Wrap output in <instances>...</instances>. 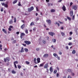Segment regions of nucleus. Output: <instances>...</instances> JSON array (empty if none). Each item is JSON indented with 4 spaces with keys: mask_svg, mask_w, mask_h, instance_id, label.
<instances>
[{
    "mask_svg": "<svg viewBox=\"0 0 78 78\" xmlns=\"http://www.w3.org/2000/svg\"><path fill=\"white\" fill-rule=\"evenodd\" d=\"M34 9V7H32L30 8H28V10L29 12H30V11H33Z\"/></svg>",
    "mask_w": 78,
    "mask_h": 78,
    "instance_id": "f257e3e1",
    "label": "nucleus"
},
{
    "mask_svg": "<svg viewBox=\"0 0 78 78\" xmlns=\"http://www.w3.org/2000/svg\"><path fill=\"white\" fill-rule=\"evenodd\" d=\"M24 43L26 44H27V45H30V44H31V42L29 41H25Z\"/></svg>",
    "mask_w": 78,
    "mask_h": 78,
    "instance_id": "f03ea898",
    "label": "nucleus"
},
{
    "mask_svg": "<svg viewBox=\"0 0 78 78\" xmlns=\"http://www.w3.org/2000/svg\"><path fill=\"white\" fill-rule=\"evenodd\" d=\"M72 8L75 10H76L77 9V6L76 5H73L72 6Z\"/></svg>",
    "mask_w": 78,
    "mask_h": 78,
    "instance_id": "7ed1b4c3",
    "label": "nucleus"
},
{
    "mask_svg": "<svg viewBox=\"0 0 78 78\" xmlns=\"http://www.w3.org/2000/svg\"><path fill=\"white\" fill-rule=\"evenodd\" d=\"M4 62H6L7 61H9V60H10V59H9V58L8 57L6 58H4Z\"/></svg>",
    "mask_w": 78,
    "mask_h": 78,
    "instance_id": "20e7f679",
    "label": "nucleus"
},
{
    "mask_svg": "<svg viewBox=\"0 0 78 78\" xmlns=\"http://www.w3.org/2000/svg\"><path fill=\"white\" fill-rule=\"evenodd\" d=\"M53 55L54 56H55L56 58H58V60H60V57H58L57 54H54Z\"/></svg>",
    "mask_w": 78,
    "mask_h": 78,
    "instance_id": "39448f33",
    "label": "nucleus"
},
{
    "mask_svg": "<svg viewBox=\"0 0 78 78\" xmlns=\"http://www.w3.org/2000/svg\"><path fill=\"white\" fill-rule=\"evenodd\" d=\"M48 34L49 35H50V36H53V35H55V33L52 32H49Z\"/></svg>",
    "mask_w": 78,
    "mask_h": 78,
    "instance_id": "423d86ee",
    "label": "nucleus"
},
{
    "mask_svg": "<svg viewBox=\"0 0 78 78\" xmlns=\"http://www.w3.org/2000/svg\"><path fill=\"white\" fill-rule=\"evenodd\" d=\"M48 67V64L47 63L44 66V69H47Z\"/></svg>",
    "mask_w": 78,
    "mask_h": 78,
    "instance_id": "0eeeda50",
    "label": "nucleus"
},
{
    "mask_svg": "<svg viewBox=\"0 0 78 78\" xmlns=\"http://www.w3.org/2000/svg\"><path fill=\"white\" fill-rule=\"evenodd\" d=\"M46 22H47L49 24V25H50L51 23V21L50 20H46Z\"/></svg>",
    "mask_w": 78,
    "mask_h": 78,
    "instance_id": "6e6552de",
    "label": "nucleus"
},
{
    "mask_svg": "<svg viewBox=\"0 0 78 78\" xmlns=\"http://www.w3.org/2000/svg\"><path fill=\"white\" fill-rule=\"evenodd\" d=\"M25 34L23 33H21L20 34L21 39H22V38H23V36H25Z\"/></svg>",
    "mask_w": 78,
    "mask_h": 78,
    "instance_id": "1a4fd4ad",
    "label": "nucleus"
},
{
    "mask_svg": "<svg viewBox=\"0 0 78 78\" xmlns=\"http://www.w3.org/2000/svg\"><path fill=\"white\" fill-rule=\"evenodd\" d=\"M62 9H63L64 11H66V7H65V5H63V7L62 8Z\"/></svg>",
    "mask_w": 78,
    "mask_h": 78,
    "instance_id": "9d476101",
    "label": "nucleus"
},
{
    "mask_svg": "<svg viewBox=\"0 0 78 78\" xmlns=\"http://www.w3.org/2000/svg\"><path fill=\"white\" fill-rule=\"evenodd\" d=\"M70 16L72 17V16H73V11H71L70 12Z\"/></svg>",
    "mask_w": 78,
    "mask_h": 78,
    "instance_id": "9b49d317",
    "label": "nucleus"
},
{
    "mask_svg": "<svg viewBox=\"0 0 78 78\" xmlns=\"http://www.w3.org/2000/svg\"><path fill=\"white\" fill-rule=\"evenodd\" d=\"M13 23V21H12V20H10L9 21V24H12Z\"/></svg>",
    "mask_w": 78,
    "mask_h": 78,
    "instance_id": "f8f14e48",
    "label": "nucleus"
},
{
    "mask_svg": "<svg viewBox=\"0 0 78 78\" xmlns=\"http://www.w3.org/2000/svg\"><path fill=\"white\" fill-rule=\"evenodd\" d=\"M48 55L47 54H44L43 56V57L44 58H47V57H48Z\"/></svg>",
    "mask_w": 78,
    "mask_h": 78,
    "instance_id": "ddd939ff",
    "label": "nucleus"
},
{
    "mask_svg": "<svg viewBox=\"0 0 78 78\" xmlns=\"http://www.w3.org/2000/svg\"><path fill=\"white\" fill-rule=\"evenodd\" d=\"M24 28H25V24H23L21 26V28L23 30Z\"/></svg>",
    "mask_w": 78,
    "mask_h": 78,
    "instance_id": "4468645a",
    "label": "nucleus"
},
{
    "mask_svg": "<svg viewBox=\"0 0 78 78\" xmlns=\"http://www.w3.org/2000/svg\"><path fill=\"white\" fill-rule=\"evenodd\" d=\"M37 61L38 63H39L41 62V61H40L41 60V59L40 58H37Z\"/></svg>",
    "mask_w": 78,
    "mask_h": 78,
    "instance_id": "2eb2a0df",
    "label": "nucleus"
},
{
    "mask_svg": "<svg viewBox=\"0 0 78 78\" xmlns=\"http://www.w3.org/2000/svg\"><path fill=\"white\" fill-rule=\"evenodd\" d=\"M2 31L4 32V33H5V34H7V32L6 31L5 29H2Z\"/></svg>",
    "mask_w": 78,
    "mask_h": 78,
    "instance_id": "dca6fc26",
    "label": "nucleus"
},
{
    "mask_svg": "<svg viewBox=\"0 0 78 78\" xmlns=\"http://www.w3.org/2000/svg\"><path fill=\"white\" fill-rule=\"evenodd\" d=\"M20 52L21 53H23V52H24V50H23V48H21Z\"/></svg>",
    "mask_w": 78,
    "mask_h": 78,
    "instance_id": "f3484780",
    "label": "nucleus"
},
{
    "mask_svg": "<svg viewBox=\"0 0 78 78\" xmlns=\"http://www.w3.org/2000/svg\"><path fill=\"white\" fill-rule=\"evenodd\" d=\"M51 12H55V10L54 9H51Z\"/></svg>",
    "mask_w": 78,
    "mask_h": 78,
    "instance_id": "a211bd4d",
    "label": "nucleus"
},
{
    "mask_svg": "<svg viewBox=\"0 0 78 78\" xmlns=\"http://www.w3.org/2000/svg\"><path fill=\"white\" fill-rule=\"evenodd\" d=\"M17 2V0H15L13 2V4H15V3H16Z\"/></svg>",
    "mask_w": 78,
    "mask_h": 78,
    "instance_id": "6ab92c4d",
    "label": "nucleus"
},
{
    "mask_svg": "<svg viewBox=\"0 0 78 78\" xmlns=\"http://www.w3.org/2000/svg\"><path fill=\"white\" fill-rule=\"evenodd\" d=\"M30 26H33V25H34V23L33 22H31L30 24Z\"/></svg>",
    "mask_w": 78,
    "mask_h": 78,
    "instance_id": "aec40b11",
    "label": "nucleus"
},
{
    "mask_svg": "<svg viewBox=\"0 0 78 78\" xmlns=\"http://www.w3.org/2000/svg\"><path fill=\"white\" fill-rule=\"evenodd\" d=\"M50 70L51 72H53V68L51 67L50 69Z\"/></svg>",
    "mask_w": 78,
    "mask_h": 78,
    "instance_id": "412c9836",
    "label": "nucleus"
},
{
    "mask_svg": "<svg viewBox=\"0 0 78 78\" xmlns=\"http://www.w3.org/2000/svg\"><path fill=\"white\" fill-rule=\"evenodd\" d=\"M25 51H26V52H28V49L27 48H25L24 49Z\"/></svg>",
    "mask_w": 78,
    "mask_h": 78,
    "instance_id": "4be33fe9",
    "label": "nucleus"
},
{
    "mask_svg": "<svg viewBox=\"0 0 78 78\" xmlns=\"http://www.w3.org/2000/svg\"><path fill=\"white\" fill-rule=\"evenodd\" d=\"M76 53V51L75 50H73L72 51L73 54H75Z\"/></svg>",
    "mask_w": 78,
    "mask_h": 78,
    "instance_id": "5701e85b",
    "label": "nucleus"
},
{
    "mask_svg": "<svg viewBox=\"0 0 78 78\" xmlns=\"http://www.w3.org/2000/svg\"><path fill=\"white\" fill-rule=\"evenodd\" d=\"M67 19L69 20H71V18L69 16H67Z\"/></svg>",
    "mask_w": 78,
    "mask_h": 78,
    "instance_id": "b1692460",
    "label": "nucleus"
},
{
    "mask_svg": "<svg viewBox=\"0 0 78 78\" xmlns=\"http://www.w3.org/2000/svg\"><path fill=\"white\" fill-rule=\"evenodd\" d=\"M43 66H44V63L40 64V67H43Z\"/></svg>",
    "mask_w": 78,
    "mask_h": 78,
    "instance_id": "393cba45",
    "label": "nucleus"
},
{
    "mask_svg": "<svg viewBox=\"0 0 78 78\" xmlns=\"http://www.w3.org/2000/svg\"><path fill=\"white\" fill-rule=\"evenodd\" d=\"M72 19L73 20H75V15H73L72 18Z\"/></svg>",
    "mask_w": 78,
    "mask_h": 78,
    "instance_id": "a878e982",
    "label": "nucleus"
},
{
    "mask_svg": "<svg viewBox=\"0 0 78 78\" xmlns=\"http://www.w3.org/2000/svg\"><path fill=\"white\" fill-rule=\"evenodd\" d=\"M4 6L5 8H8V4H5V5H4Z\"/></svg>",
    "mask_w": 78,
    "mask_h": 78,
    "instance_id": "bb28decb",
    "label": "nucleus"
},
{
    "mask_svg": "<svg viewBox=\"0 0 78 78\" xmlns=\"http://www.w3.org/2000/svg\"><path fill=\"white\" fill-rule=\"evenodd\" d=\"M14 22H15V23H16L17 20H16V17L14 18Z\"/></svg>",
    "mask_w": 78,
    "mask_h": 78,
    "instance_id": "cd10ccee",
    "label": "nucleus"
},
{
    "mask_svg": "<svg viewBox=\"0 0 78 78\" xmlns=\"http://www.w3.org/2000/svg\"><path fill=\"white\" fill-rule=\"evenodd\" d=\"M12 72L13 74H15L16 73V72L15 71L13 70L12 71Z\"/></svg>",
    "mask_w": 78,
    "mask_h": 78,
    "instance_id": "c85d7f7f",
    "label": "nucleus"
},
{
    "mask_svg": "<svg viewBox=\"0 0 78 78\" xmlns=\"http://www.w3.org/2000/svg\"><path fill=\"white\" fill-rule=\"evenodd\" d=\"M61 34L62 36H65V34L64 33L62 32Z\"/></svg>",
    "mask_w": 78,
    "mask_h": 78,
    "instance_id": "c756f323",
    "label": "nucleus"
},
{
    "mask_svg": "<svg viewBox=\"0 0 78 78\" xmlns=\"http://www.w3.org/2000/svg\"><path fill=\"white\" fill-rule=\"evenodd\" d=\"M52 41H53L54 42H56V39H52Z\"/></svg>",
    "mask_w": 78,
    "mask_h": 78,
    "instance_id": "7c9ffc66",
    "label": "nucleus"
},
{
    "mask_svg": "<svg viewBox=\"0 0 78 78\" xmlns=\"http://www.w3.org/2000/svg\"><path fill=\"white\" fill-rule=\"evenodd\" d=\"M16 43V40H14L12 42V44H15V43Z\"/></svg>",
    "mask_w": 78,
    "mask_h": 78,
    "instance_id": "2f4dec72",
    "label": "nucleus"
},
{
    "mask_svg": "<svg viewBox=\"0 0 78 78\" xmlns=\"http://www.w3.org/2000/svg\"><path fill=\"white\" fill-rule=\"evenodd\" d=\"M14 64H18V62L17 61H16L14 62Z\"/></svg>",
    "mask_w": 78,
    "mask_h": 78,
    "instance_id": "473e14b6",
    "label": "nucleus"
},
{
    "mask_svg": "<svg viewBox=\"0 0 78 78\" xmlns=\"http://www.w3.org/2000/svg\"><path fill=\"white\" fill-rule=\"evenodd\" d=\"M26 63L27 64H29L30 62L28 61H26Z\"/></svg>",
    "mask_w": 78,
    "mask_h": 78,
    "instance_id": "72a5a7b5",
    "label": "nucleus"
},
{
    "mask_svg": "<svg viewBox=\"0 0 78 78\" xmlns=\"http://www.w3.org/2000/svg\"><path fill=\"white\" fill-rule=\"evenodd\" d=\"M42 42L43 43V44H45V43H46V42L44 40H43Z\"/></svg>",
    "mask_w": 78,
    "mask_h": 78,
    "instance_id": "f704fd0d",
    "label": "nucleus"
},
{
    "mask_svg": "<svg viewBox=\"0 0 78 78\" xmlns=\"http://www.w3.org/2000/svg\"><path fill=\"white\" fill-rule=\"evenodd\" d=\"M68 72H71V70L70 69H68Z\"/></svg>",
    "mask_w": 78,
    "mask_h": 78,
    "instance_id": "c9c22d12",
    "label": "nucleus"
},
{
    "mask_svg": "<svg viewBox=\"0 0 78 78\" xmlns=\"http://www.w3.org/2000/svg\"><path fill=\"white\" fill-rule=\"evenodd\" d=\"M56 72H57V70H55L54 71V73H55V74L56 73Z\"/></svg>",
    "mask_w": 78,
    "mask_h": 78,
    "instance_id": "e433bc0d",
    "label": "nucleus"
},
{
    "mask_svg": "<svg viewBox=\"0 0 78 78\" xmlns=\"http://www.w3.org/2000/svg\"><path fill=\"white\" fill-rule=\"evenodd\" d=\"M72 44L71 42H69L68 44L69 45H71Z\"/></svg>",
    "mask_w": 78,
    "mask_h": 78,
    "instance_id": "4c0bfd02",
    "label": "nucleus"
},
{
    "mask_svg": "<svg viewBox=\"0 0 78 78\" xmlns=\"http://www.w3.org/2000/svg\"><path fill=\"white\" fill-rule=\"evenodd\" d=\"M2 45H0V50H2Z\"/></svg>",
    "mask_w": 78,
    "mask_h": 78,
    "instance_id": "58836bf2",
    "label": "nucleus"
},
{
    "mask_svg": "<svg viewBox=\"0 0 78 78\" xmlns=\"http://www.w3.org/2000/svg\"><path fill=\"white\" fill-rule=\"evenodd\" d=\"M18 67L19 69H20V68H21V66H20V65H18Z\"/></svg>",
    "mask_w": 78,
    "mask_h": 78,
    "instance_id": "ea45409f",
    "label": "nucleus"
},
{
    "mask_svg": "<svg viewBox=\"0 0 78 78\" xmlns=\"http://www.w3.org/2000/svg\"><path fill=\"white\" fill-rule=\"evenodd\" d=\"M18 5L19 6H21V4H20V2H19Z\"/></svg>",
    "mask_w": 78,
    "mask_h": 78,
    "instance_id": "a19ab883",
    "label": "nucleus"
},
{
    "mask_svg": "<svg viewBox=\"0 0 78 78\" xmlns=\"http://www.w3.org/2000/svg\"><path fill=\"white\" fill-rule=\"evenodd\" d=\"M39 18L38 17H37L36 19V20L37 21H38V20H39Z\"/></svg>",
    "mask_w": 78,
    "mask_h": 78,
    "instance_id": "79ce46f5",
    "label": "nucleus"
},
{
    "mask_svg": "<svg viewBox=\"0 0 78 78\" xmlns=\"http://www.w3.org/2000/svg\"><path fill=\"white\" fill-rule=\"evenodd\" d=\"M5 3L4 2L2 3V6H5Z\"/></svg>",
    "mask_w": 78,
    "mask_h": 78,
    "instance_id": "37998d69",
    "label": "nucleus"
},
{
    "mask_svg": "<svg viewBox=\"0 0 78 78\" xmlns=\"http://www.w3.org/2000/svg\"><path fill=\"white\" fill-rule=\"evenodd\" d=\"M23 45V46H24L25 47H27V44H22Z\"/></svg>",
    "mask_w": 78,
    "mask_h": 78,
    "instance_id": "c03bdc74",
    "label": "nucleus"
},
{
    "mask_svg": "<svg viewBox=\"0 0 78 78\" xmlns=\"http://www.w3.org/2000/svg\"><path fill=\"white\" fill-rule=\"evenodd\" d=\"M72 37H69V38H68V39H69V40H72Z\"/></svg>",
    "mask_w": 78,
    "mask_h": 78,
    "instance_id": "a18cd8bd",
    "label": "nucleus"
},
{
    "mask_svg": "<svg viewBox=\"0 0 78 78\" xmlns=\"http://www.w3.org/2000/svg\"><path fill=\"white\" fill-rule=\"evenodd\" d=\"M69 34H70V35H72V34H73V33L72 32H69Z\"/></svg>",
    "mask_w": 78,
    "mask_h": 78,
    "instance_id": "49530a36",
    "label": "nucleus"
},
{
    "mask_svg": "<svg viewBox=\"0 0 78 78\" xmlns=\"http://www.w3.org/2000/svg\"><path fill=\"white\" fill-rule=\"evenodd\" d=\"M36 9L37 11H39V10L38 9V8L37 7H36Z\"/></svg>",
    "mask_w": 78,
    "mask_h": 78,
    "instance_id": "de8ad7c7",
    "label": "nucleus"
},
{
    "mask_svg": "<svg viewBox=\"0 0 78 78\" xmlns=\"http://www.w3.org/2000/svg\"><path fill=\"white\" fill-rule=\"evenodd\" d=\"M36 50L37 51H39V48H37Z\"/></svg>",
    "mask_w": 78,
    "mask_h": 78,
    "instance_id": "09e8293b",
    "label": "nucleus"
},
{
    "mask_svg": "<svg viewBox=\"0 0 78 78\" xmlns=\"http://www.w3.org/2000/svg\"><path fill=\"white\" fill-rule=\"evenodd\" d=\"M9 31H11L12 30L11 29V28L10 27L9 28Z\"/></svg>",
    "mask_w": 78,
    "mask_h": 78,
    "instance_id": "8fccbe9b",
    "label": "nucleus"
},
{
    "mask_svg": "<svg viewBox=\"0 0 78 78\" xmlns=\"http://www.w3.org/2000/svg\"><path fill=\"white\" fill-rule=\"evenodd\" d=\"M33 30L34 31H36V28L34 27L33 29Z\"/></svg>",
    "mask_w": 78,
    "mask_h": 78,
    "instance_id": "3c124183",
    "label": "nucleus"
},
{
    "mask_svg": "<svg viewBox=\"0 0 78 78\" xmlns=\"http://www.w3.org/2000/svg\"><path fill=\"white\" fill-rule=\"evenodd\" d=\"M14 66H15V67L16 68V69H17V66H16V64L15 63V64H14Z\"/></svg>",
    "mask_w": 78,
    "mask_h": 78,
    "instance_id": "603ef678",
    "label": "nucleus"
},
{
    "mask_svg": "<svg viewBox=\"0 0 78 78\" xmlns=\"http://www.w3.org/2000/svg\"><path fill=\"white\" fill-rule=\"evenodd\" d=\"M1 12H2V11H3V8H1Z\"/></svg>",
    "mask_w": 78,
    "mask_h": 78,
    "instance_id": "864d4df0",
    "label": "nucleus"
},
{
    "mask_svg": "<svg viewBox=\"0 0 78 78\" xmlns=\"http://www.w3.org/2000/svg\"><path fill=\"white\" fill-rule=\"evenodd\" d=\"M73 5V3L72 2H70V6H72Z\"/></svg>",
    "mask_w": 78,
    "mask_h": 78,
    "instance_id": "5fc2aeb1",
    "label": "nucleus"
},
{
    "mask_svg": "<svg viewBox=\"0 0 78 78\" xmlns=\"http://www.w3.org/2000/svg\"><path fill=\"white\" fill-rule=\"evenodd\" d=\"M9 27L10 28H13V27L12 26H10Z\"/></svg>",
    "mask_w": 78,
    "mask_h": 78,
    "instance_id": "6e6d98bb",
    "label": "nucleus"
},
{
    "mask_svg": "<svg viewBox=\"0 0 78 78\" xmlns=\"http://www.w3.org/2000/svg\"><path fill=\"white\" fill-rule=\"evenodd\" d=\"M58 71H59V68H58V67H56Z\"/></svg>",
    "mask_w": 78,
    "mask_h": 78,
    "instance_id": "4d7b16f0",
    "label": "nucleus"
},
{
    "mask_svg": "<svg viewBox=\"0 0 78 78\" xmlns=\"http://www.w3.org/2000/svg\"><path fill=\"white\" fill-rule=\"evenodd\" d=\"M20 75L21 76H23V73H20Z\"/></svg>",
    "mask_w": 78,
    "mask_h": 78,
    "instance_id": "13d9d810",
    "label": "nucleus"
},
{
    "mask_svg": "<svg viewBox=\"0 0 78 78\" xmlns=\"http://www.w3.org/2000/svg\"><path fill=\"white\" fill-rule=\"evenodd\" d=\"M59 53L60 55H62V52L61 51H59Z\"/></svg>",
    "mask_w": 78,
    "mask_h": 78,
    "instance_id": "bf43d9fd",
    "label": "nucleus"
},
{
    "mask_svg": "<svg viewBox=\"0 0 78 78\" xmlns=\"http://www.w3.org/2000/svg\"><path fill=\"white\" fill-rule=\"evenodd\" d=\"M46 2H49L50 0H46Z\"/></svg>",
    "mask_w": 78,
    "mask_h": 78,
    "instance_id": "052dcab7",
    "label": "nucleus"
},
{
    "mask_svg": "<svg viewBox=\"0 0 78 78\" xmlns=\"http://www.w3.org/2000/svg\"><path fill=\"white\" fill-rule=\"evenodd\" d=\"M72 76H74V75H75V74H74L73 73H72Z\"/></svg>",
    "mask_w": 78,
    "mask_h": 78,
    "instance_id": "680f3d73",
    "label": "nucleus"
},
{
    "mask_svg": "<svg viewBox=\"0 0 78 78\" xmlns=\"http://www.w3.org/2000/svg\"><path fill=\"white\" fill-rule=\"evenodd\" d=\"M59 76V74L58 73H57V77H58Z\"/></svg>",
    "mask_w": 78,
    "mask_h": 78,
    "instance_id": "e2e57ef3",
    "label": "nucleus"
},
{
    "mask_svg": "<svg viewBox=\"0 0 78 78\" xmlns=\"http://www.w3.org/2000/svg\"><path fill=\"white\" fill-rule=\"evenodd\" d=\"M25 33H27V34H28V30H26V31H25Z\"/></svg>",
    "mask_w": 78,
    "mask_h": 78,
    "instance_id": "0e129e2a",
    "label": "nucleus"
},
{
    "mask_svg": "<svg viewBox=\"0 0 78 78\" xmlns=\"http://www.w3.org/2000/svg\"><path fill=\"white\" fill-rule=\"evenodd\" d=\"M16 33L17 34H19L20 32H16Z\"/></svg>",
    "mask_w": 78,
    "mask_h": 78,
    "instance_id": "69168bd1",
    "label": "nucleus"
},
{
    "mask_svg": "<svg viewBox=\"0 0 78 78\" xmlns=\"http://www.w3.org/2000/svg\"><path fill=\"white\" fill-rule=\"evenodd\" d=\"M62 1V0H59L58 1V2H61Z\"/></svg>",
    "mask_w": 78,
    "mask_h": 78,
    "instance_id": "338daca9",
    "label": "nucleus"
},
{
    "mask_svg": "<svg viewBox=\"0 0 78 78\" xmlns=\"http://www.w3.org/2000/svg\"><path fill=\"white\" fill-rule=\"evenodd\" d=\"M68 78H72V77H70V76H69L68 77Z\"/></svg>",
    "mask_w": 78,
    "mask_h": 78,
    "instance_id": "774afa93",
    "label": "nucleus"
}]
</instances>
